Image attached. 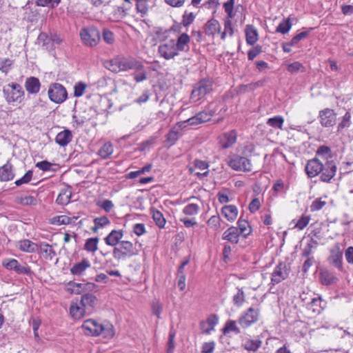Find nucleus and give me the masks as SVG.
<instances>
[{
  "label": "nucleus",
  "instance_id": "4",
  "mask_svg": "<svg viewBox=\"0 0 353 353\" xmlns=\"http://www.w3.org/2000/svg\"><path fill=\"white\" fill-rule=\"evenodd\" d=\"M137 254V250L133 243L129 241H122L115 246L112 251L113 257L117 261H123Z\"/></svg>",
  "mask_w": 353,
  "mask_h": 353
},
{
  "label": "nucleus",
  "instance_id": "45",
  "mask_svg": "<svg viewBox=\"0 0 353 353\" xmlns=\"http://www.w3.org/2000/svg\"><path fill=\"white\" fill-rule=\"evenodd\" d=\"M284 123V119L282 116L277 115L269 118L266 122L267 125L274 128L282 129Z\"/></svg>",
  "mask_w": 353,
  "mask_h": 353
},
{
  "label": "nucleus",
  "instance_id": "47",
  "mask_svg": "<svg viewBox=\"0 0 353 353\" xmlns=\"http://www.w3.org/2000/svg\"><path fill=\"white\" fill-rule=\"evenodd\" d=\"M141 69H133L135 72L133 74L134 79L136 82L139 83L147 79V72L144 68V65L141 62Z\"/></svg>",
  "mask_w": 353,
  "mask_h": 353
},
{
  "label": "nucleus",
  "instance_id": "50",
  "mask_svg": "<svg viewBox=\"0 0 353 353\" xmlns=\"http://www.w3.org/2000/svg\"><path fill=\"white\" fill-rule=\"evenodd\" d=\"M287 70L291 74H296L298 72H304L305 71V68L299 61H294L287 65Z\"/></svg>",
  "mask_w": 353,
  "mask_h": 353
},
{
  "label": "nucleus",
  "instance_id": "22",
  "mask_svg": "<svg viewBox=\"0 0 353 353\" xmlns=\"http://www.w3.org/2000/svg\"><path fill=\"white\" fill-rule=\"evenodd\" d=\"M308 310H312L314 313L320 314L326 307V302L321 299V296L311 299V301L306 303Z\"/></svg>",
  "mask_w": 353,
  "mask_h": 353
},
{
  "label": "nucleus",
  "instance_id": "18",
  "mask_svg": "<svg viewBox=\"0 0 353 353\" xmlns=\"http://www.w3.org/2000/svg\"><path fill=\"white\" fill-rule=\"evenodd\" d=\"M14 201L15 203L23 206L37 205V199L35 196L23 193H18L15 195Z\"/></svg>",
  "mask_w": 353,
  "mask_h": 353
},
{
  "label": "nucleus",
  "instance_id": "33",
  "mask_svg": "<svg viewBox=\"0 0 353 353\" xmlns=\"http://www.w3.org/2000/svg\"><path fill=\"white\" fill-rule=\"evenodd\" d=\"M221 213L228 221L232 222L236 219L238 210L234 205H225L221 209Z\"/></svg>",
  "mask_w": 353,
  "mask_h": 353
},
{
  "label": "nucleus",
  "instance_id": "35",
  "mask_svg": "<svg viewBox=\"0 0 353 353\" xmlns=\"http://www.w3.org/2000/svg\"><path fill=\"white\" fill-rule=\"evenodd\" d=\"M39 249H40L42 254H44V257L50 260H52L56 255V252L52 246L46 242L39 243L38 244V250Z\"/></svg>",
  "mask_w": 353,
  "mask_h": 353
},
{
  "label": "nucleus",
  "instance_id": "16",
  "mask_svg": "<svg viewBox=\"0 0 353 353\" xmlns=\"http://www.w3.org/2000/svg\"><path fill=\"white\" fill-rule=\"evenodd\" d=\"M322 168L323 163L315 157L307 162L305 170L309 178H313L320 174Z\"/></svg>",
  "mask_w": 353,
  "mask_h": 353
},
{
  "label": "nucleus",
  "instance_id": "46",
  "mask_svg": "<svg viewBox=\"0 0 353 353\" xmlns=\"http://www.w3.org/2000/svg\"><path fill=\"white\" fill-rule=\"evenodd\" d=\"M99 238H90L86 240L84 245V250L90 252H94L98 250Z\"/></svg>",
  "mask_w": 353,
  "mask_h": 353
},
{
  "label": "nucleus",
  "instance_id": "26",
  "mask_svg": "<svg viewBox=\"0 0 353 353\" xmlns=\"http://www.w3.org/2000/svg\"><path fill=\"white\" fill-rule=\"evenodd\" d=\"M14 173L12 170V165L8 161L5 165L0 167V181H9L14 179Z\"/></svg>",
  "mask_w": 353,
  "mask_h": 353
},
{
  "label": "nucleus",
  "instance_id": "19",
  "mask_svg": "<svg viewBox=\"0 0 353 353\" xmlns=\"http://www.w3.org/2000/svg\"><path fill=\"white\" fill-rule=\"evenodd\" d=\"M221 29L220 23L214 18L209 19L203 26L204 33L212 37H214L216 32H220Z\"/></svg>",
  "mask_w": 353,
  "mask_h": 353
},
{
  "label": "nucleus",
  "instance_id": "7",
  "mask_svg": "<svg viewBox=\"0 0 353 353\" xmlns=\"http://www.w3.org/2000/svg\"><path fill=\"white\" fill-rule=\"evenodd\" d=\"M228 165L236 171L250 172L252 170L250 160L245 157L233 155L229 157Z\"/></svg>",
  "mask_w": 353,
  "mask_h": 353
},
{
  "label": "nucleus",
  "instance_id": "21",
  "mask_svg": "<svg viewBox=\"0 0 353 353\" xmlns=\"http://www.w3.org/2000/svg\"><path fill=\"white\" fill-rule=\"evenodd\" d=\"M190 36L186 33H182L176 41L174 40V46L179 53V52H188L190 50Z\"/></svg>",
  "mask_w": 353,
  "mask_h": 353
},
{
  "label": "nucleus",
  "instance_id": "28",
  "mask_svg": "<svg viewBox=\"0 0 353 353\" xmlns=\"http://www.w3.org/2000/svg\"><path fill=\"white\" fill-rule=\"evenodd\" d=\"M91 266L90 261L87 259H83L81 261L74 263L70 268V272L73 275H81L87 268Z\"/></svg>",
  "mask_w": 353,
  "mask_h": 353
},
{
  "label": "nucleus",
  "instance_id": "38",
  "mask_svg": "<svg viewBox=\"0 0 353 353\" xmlns=\"http://www.w3.org/2000/svg\"><path fill=\"white\" fill-rule=\"evenodd\" d=\"M150 210L152 214V219L155 222L156 225L160 228H163L165 225L166 220L164 218L163 214L159 210H156L153 208H151Z\"/></svg>",
  "mask_w": 353,
  "mask_h": 353
},
{
  "label": "nucleus",
  "instance_id": "3",
  "mask_svg": "<svg viewBox=\"0 0 353 353\" xmlns=\"http://www.w3.org/2000/svg\"><path fill=\"white\" fill-rule=\"evenodd\" d=\"M214 81L210 78H204L194 84L192 90L190 99L196 102L210 93L213 88Z\"/></svg>",
  "mask_w": 353,
  "mask_h": 353
},
{
  "label": "nucleus",
  "instance_id": "58",
  "mask_svg": "<svg viewBox=\"0 0 353 353\" xmlns=\"http://www.w3.org/2000/svg\"><path fill=\"white\" fill-rule=\"evenodd\" d=\"M195 19V15L193 12H188V11H185L183 17H182V21L181 23L184 27H188L190 25H191L194 20Z\"/></svg>",
  "mask_w": 353,
  "mask_h": 353
},
{
  "label": "nucleus",
  "instance_id": "41",
  "mask_svg": "<svg viewBox=\"0 0 353 353\" xmlns=\"http://www.w3.org/2000/svg\"><path fill=\"white\" fill-rule=\"evenodd\" d=\"M237 292L232 297V302L234 305L239 307L245 301V295L243 288H236Z\"/></svg>",
  "mask_w": 353,
  "mask_h": 353
},
{
  "label": "nucleus",
  "instance_id": "30",
  "mask_svg": "<svg viewBox=\"0 0 353 353\" xmlns=\"http://www.w3.org/2000/svg\"><path fill=\"white\" fill-rule=\"evenodd\" d=\"M237 132L235 130H232L223 134L221 139L222 147L223 148H228L232 146L236 141Z\"/></svg>",
  "mask_w": 353,
  "mask_h": 353
},
{
  "label": "nucleus",
  "instance_id": "10",
  "mask_svg": "<svg viewBox=\"0 0 353 353\" xmlns=\"http://www.w3.org/2000/svg\"><path fill=\"white\" fill-rule=\"evenodd\" d=\"M81 328L85 335L97 336L103 332V324L99 323L92 319H89L83 322Z\"/></svg>",
  "mask_w": 353,
  "mask_h": 353
},
{
  "label": "nucleus",
  "instance_id": "59",
  "mask_svg": "<svg viewBox=\"0 0 353 353\" xmlns=\"http://www.w3.org/2000/svg\"><path fill=\"white\" fill-rule=\"evenodd\" d=\"M87 85L85 83L82 81L77 82L74 86V96L75 97H81L84 94Z\"/></svg>",
  "mask_w": 353,
  "mask_h": 353
},
{
  "label": "nucleus",
  "instance_id": "2",
  "mask_svg": "<svg viewBox=\"0 0 353 353\" xmlns=\"http://www.w3.org/2000/svg\"><path fill=\"white\" fill-rule=\"evenodd\" d=\"M3 94L8 103H20L23 99L25 92L20 84L11 83L3 87Z\"/></svg>",
  "mask_w": 353,
  "mask_h": 353
},
{
  "label": "nucleus",
  "instance_id": "15",
  "mask_svg": "<svg viewBox=\"0 0 353 353\" xmlns=\"http://www.w3.org/2000/svg\"><path fill=\"white\" fill-rule=\"evenodd\" d=\"M289 272L290 269L285 263H279L272 274V282L274 284L279 283L288 276Z\"/></svg>",
  "mask_w": 353,
  "mask_h": 353
},
{
  "label": "nucleus",
  "instance_id": "56",
  "mask_svg": "<svg viewBox=\"0 0 353 353\" xmlns=\"http://www.w3.org/2000/svg\"><path fill=\"white\" fill-rule=\"evenodd\" d=\"M104 338L110 339L114 335V327L112 324L107 323L103 324V332L101 333Z\"/></svg>",
  "mask_w": 353,
  "mask_h": 353
},
{
  "label": "nucleus",
  "instance_id": "57",
  "mask_svg": "<svg viewBox=\"0 0 353 353\" xmlns=\"http://www.w3.org/2000/svg\"><path fill=\"white\" fill-rule=\"evenodd\" d=\"M313 30L314 28H310L306 31H303L299 34H297L291 39V44L296 46L301 40L306 38Z\"/></svg>",
  "mask_w": 353,
  "mask_h": 353
},
{
  "label": "nucleus",
  "instance_id": "11",
  "mask_svg": "<svg viewBox=\"0 0 353 353\" xmlns=\"http://www.w3.org/2000/svg\"><path fill=\"white\" fill-rule=\"evenodd\" d=\"M259 311L251 307L239 317L238 322L243 328L245 329L255 323L259 319Z\"/></svg>",
  "mask_w": 353,
  "mask_h": 353
},
{
  "label": "nucleus",
  "instance_id": "27",
  "mask_svg": "<svg viewBox=\"0 0 353 353\" xmlns=\"http://www.w3.org/2000/svg\"><path fill=\"white\" fill-rule=\"evenodd\" d=\"M239 232L238 228L234 226L230 227L226 230L222 236V239L227 240L233 244H237L239 242Z\"/></svg>",
  "mask_w": 353,
  "mask_h": 353
},
{
  "label": "nucleus",
  "instance_id": "17",
  "mask_svg": "<svg viewBox=\"0 0 353 353\" xmlns=\"http://www.w3.org/2000/svg\"><path fill=\"white\" fill-rule=\"evenodd\" d=\"M319 281L323 285H331L336 284L339 279L334 272L327 269H322L319 272Z\"/></svg>",
  "mask_w": 353,
  "mask_h": 353
},
{
  "label": "nucleus",
  "instance_id": "13",
  "mask_svg": "<svg viewBox=\"0 0 353 353\" xmlns=\"http://www.w3.org/2000/svg\"><path fill=\"white\" fill-rule=\"evenodd\" d=\"M318 117L321 125L323 127L328 128L335 124L336 114L334 110L327 108L319 111Z\"/></svg>",
  "mask_w": 353,
  "mask_h": 353
},
{
  "label": "nucleus",
  "instance_id": "25",
  "mask_svg": "<svg viewBox=\"0 0 353 353\" xmlns=\"http://www.w3.org/2000/svg\"><path fill=\"white\" fill-rule=\"evenodd\" d=\"M246 43L249 46L254 45L259 39L257 30L252 25H247L245 29Z\"/></svg>",
  "mask_w": 353,
  "mask_h": 353
},
{
  "label": "nucleus",
  "instance_id": "32",
  "mask_svg": "<svg viewBox=\"0 0 353 353\" xmlns=\"http://www.w3.org/2000/svg\"><path fill=\"white\" fill-rule=\"evenodd\" d=\"M218 323V317L216 314L210 315L206 322H201V327L203 330V332L205 334H210L212 330H214L215 325Z\"/></svg>",
  "mask_w": 353,
  "mask_h": 353
},
{
  "label": "nucleus",
  "instance_id": "5",
  "mask_svg": "<svg viewBox=\"0 0 353 353\" xmlns=\"http://www.w3.org/2000/svg\"><path fill=\"white\" fill-rule=\"evenodd\" d=\"M80 37L85 45L94 47L101 40V32L95 26H92L81 29Z\"/></svg>",
  "mask_w": 353,
  "mask_h": 353
},
{
  "label": "nucleus",
  "instance_id": "48",
  "mask_svg": "<svg viewBox=\"0 0 353 353\" xmlns=\"http://www.w3.org/2000/svg\"><path fill=\"white\" fill-rule=\"evenodd\" d=\"M72 193L67 190H62L57 198V203L60 205H66L70 201Z\"/></svg>",
  "mask_w": 353,
  "mask_h": 353
},
{
  "label": "nucleus",
  "instance_id": "6",
  "mask_svg": "<svg viewBox=\"0 0 353 353\" xmlns=\"http://www.w3.org/2000/svg\"><path fill=\"white\" fill-rule=\"evenodd\" d=\"M48 94L50 101L55 103H61L68 97L66 89L59 83H53L50 85Z\"/></svg>",
  "mask_w": 353,
  "mask_h": 353
},
{
  "label": "nucleus",
  "instance_id": "53",
  "mask_svg": "<svg viewBox=\"0 0 353 353\" xmlns=\"http://www.w3.org/2000/svg\"><path fill=\"white\" fill-rule=\"evenodd\" d=\"M146 1L147 0H136V9L138 12L141 13V17L146 15L148 12L149 7Z\"/></svg>",
  "mask_w": 353,
  "mask_h": 353
},
{
  "label": "nucleus",
  "instance_id": "23",
  "mask_svg": "<svg viewBox=\"0 0 353 353\" xmlns=\"http://www.w3.org/2000/svg\"><path fill=\"white\" fill-rule=\"evenodd\" d=\"M73 138L71 130L64 129L63 131L59 132L55 138V142L61 147H65L69 144Z\"/></svg>",
  "mask_w": 353,
  "mask_h": 353
},
{
  "label": "nucleus",
  "instance_id": "8",
  "mask_svg": "<svg viewBox=\"0 0 353 353\" xmlns=\"http://www.w3.org/2000/svg\"><path fill=\"white\" fill-rule=\"evenodd\" d=\"M2 266L8 270L14 271L18 274L30 276L32 273L29 266L22 265L15 259H4L2 261Z\"/></svg>",
  "mask_w": 353,
  "mask_h": 353
},
{
  "label": "nucleus",
  "instance_id": "42",
  "mask_svg": "<svg viewBox=\"0 0 353 353\" xmlns=\"http://www.w3.org/2000/svg\"><path fill=\"white\" fill-rule=\"evenodd\" d=\"M181 136V134L176 127H172L166 135V141L170 143V145H173Z\"/></svg>",
  "mask_w": 353,
  "mask_h": 353
},
{
  "label": "nucleus",
  "instance_id": "1",
  "mask_svg": "<svg viewBox=\"0 0 353 353\" xmlns=\"http://www.w3.org/2000/svg\"><path fill=\"white\" fill-rule=\"evenodd\" d=\"M104 66L112 72H127L133 69H141V61L130 57L118 55L104 63Z\"/></svg>",
  "mask_w": 353,
  "mask_h": 353
},
{
  "label": "nucleus",
  "instance_id": "14",
  "mask_svg": "<svg viewBox=\"0 0 353 353\" xmlns=\"http://www.w3.org/2000/svg\"><path fill=\"white\" fill-rule=\"evenodd\" d=\"M343 250L341 249L339 243L334 245L330 250V255L328 257L329 263L337 268L339 270H343L342 265Z\"/></svg>",
  "mask_w": 353,
  "mask_h": 353
},
{
  "label": "nucleus",
  "instance_id": "40",
  "mask_svg": "<svg viewBox=\"0 0 353 353\" xmlns=\"http://www.w3.org/2000/svg\"><path fill=\"white\" fill-rule=\"evenodd\" d=\"M223 333L226 335L231 332H234L236 334H239L241 333L240 329L237 327L236 323L234 320H228L223 328L222 329Z\"/></svg>",
  "mask_w": 353,
  "mask_h": 353
},
{
  "label": "nucleus",
  "instance_id": "51",
  "mask_svg": "<svg viewBox=\"0 0 353 353\" xmlns=\"http://www.w3.org/2000/svg\"><path fill=\"white\" fill-rule=\"evenodd\" d=\"M67 290L70 293L80 294L83 293V283L70 281L67 284Z\"/></svg>",
  "mask_w": 353,
  "mask_h": 353
},
{
  "label": "nucleus",
  "instance_id": "64",
  "mask_svg": "<svg viewBox=\"0 0 353 353\" xmlns=\"http://www.w3.org/2000/svg\"><path fill=\"white\" fill-rule=\"evenodd\" d=\"M221 219L219 216H212L208 221L207 223L214 230H218L221 227Z\"/></svg>",
  "mask_w": 353,
  "mask_h": 353
},
{
  "label": "nucleus",
  "instance_id": "20",
  "mask_svg": "<svg viewBox=\"0 0 353 353\" xmlns=\"http://www.w3.org/2000/svg\"><path fill=\"white\" fill-rule=\"evenodd\" d=\"M123 236V231L122 230H113L104 238V241L106 245L115 247L120 243Z\"/></svg>",
  "mask_w": 353,
  "mask_h": 353
},
{
  "label": "nucleus",
  "instance_id": "39",
  "mask_svg": "<svg viewBox=\"0 0 353 353\" xmlns=\"http://www.w3.org/2000/svg\"><path fill=\"white\" fill-rule=\"evenodd\" d=\"M351 113L350 112H346L345 114L341 117V121L339 123L337 126V132H341L344 129L348 128L350 127L351 122Z\"/></svg>",
  "mask_w": 353,
  "mask_h": 353
},
{
  "label": "nucleus",
  "instance_id": "24",
  "mask_svg": "<svg viewBox=\"0 0 353 353\" xmlns=\"http://www.w3.org/2000/svg\"><path fill=\"white\" fill-rule=\"evenodd\" d=\"M24 86L29 94H37L40 90L41 83L38 78L30 77L26 79Z\"/></svg>",
  "mask_w": 353,
  "mask_h": 353
},
{
  "label": "nucleus",
  "instance_id": "36",
  "mask_svg": "<svg viewBox=\"0 0 353 353\" xmlns=\"http://www.w3.org/2000/svg\"><path fill=\"white\" fill-rule=\"evenodd\" d=\"M97 301V297L94 294L85 293L81 297L80 304L85 308L86 307H93L95 305Z\"/></svg>",
  "mask_w": 353,
  "mask_h": 353
},
{
  "label": "nucleus",
  "instance_id": "31",
  "mask_svg": "<svg viewBox=\"0 0 353 353\" xmlns=\"http://www.w3.org/2000/svg\"><path fill=\"white\" fill-rule=\"evenodd\" d=\"M85 313V309L79 303L72 302L70 307V314L74 319H81Z\"/></svg>",
  "mask_w": 353,
  "mask_h": 353
},
{
  "label": "nucleus",
  "instance_id": "34",
  "mask_svg": "<svg viewBox=\"0 0 353 353\" xmlns=\"http://www.w3.org/2000/svg\"><path fill=\"white\" fill-rule=\"evenodd\" d=\"M238 231L240 234H241L244 238H246L249 236L252 232V228L250 225L249 222L243 219L242 217H240L237 221Z\"/></svg>",
  "mask_w": 353,
  "mask_h": 353
},
{
  "label": "nucleus",
  "instance_id": "29",
  "mask_svg": "<svg viewBox=\"0 0 353 353\" xmlns=\"http://www.w3.org/2000/svg\"><path fill=\"white\" fill-rule=\"evenodd\" d=\"M17 248L22 252L34 253L38 251V244L29 239H23L18 242Z\"/></svg>",
  "mask_w": 353,
  "mask_h": 353
},
{
  "label": "nucleus",
  "instance_id": "37",
  "mask_svg": "<svg viewBox=\"0 0 353 353\" xmlns=\"http://www.w3.org/2000/svg\"><path fill=\"white\" fill-rule=\"evenodd\" d=\"M262 341L260 339H247L243 344L244 349L249 352H256L261 346Z\"/></svg>",
  "mask_w": 353,
  "mask_h": 353
},
{
  "label": "nucleus",
  "instance_id": "9",
  "mask_svg": "<svg viewBox=\"0 0 353 353\" xmlns=\"http://www.w3.org/2000/svg\"><path fill=\"white\" fill-rule=\"evenodd\" d=\"M322 171L320 172V179L323 182L330 183L335 176L337 167L336 163L332 159H327L323 163Z\"/></svg>",
  "mask_w": 353,
  "mask_h": 353
},
{
  "label": "nucleus",
  "instance_id": "55",
  "mask_svg": "<svg viewBox=\"0 0 353 353\" xmlns=\"http://www.w3.org/2000/svg\"><path fill=\"white\" fill-rule=\"evenodd\" d=\"M199 206L195 203H190L184 207L183 212L188 216L196 215L199 213Z\"/></svg>",
  "mask_w": 353,
  "mask_h": 353
},
{
  "label": "nucleus",
  "instance_id": "60",
  "mask_svg": "<svg viewBox=\"0 0 353 353\" xmlns=\"http://www.w3.org/2000/svg\"><path fill=\"white\" fill-rule=\"evenodd\" d=\"M154 32L160 41H165L168 39L169 30L162 27L154 28Z\"/></svg>",
  "mask_w": 353,
  "mask_h": 353
},
{
  "label": "nucleus",
  "instance_id": "62",
  "mask_svg": "<svg viewBox=\"0 0 353 353\" xmlns=\"http://www.w3.org/2000/svg\"><path fill=\"white\" fill-rule=\"evenodd\" d=\"M33 176L32 170H28L21 178L15 181L14 183L17 186H20L23 184L28 183Z\"/></svg>",
  "mask_w": 353,
  "mask_h": 353
},
{
  "label": "nucleus",
  "instance_id": "12",
  "mask_svg": "<svg viewBox=\"0 0 353 353\" xmlns=\"http://www.w3.org/2000/svg\"><path fill=\"white\" fill-rule=\"evenodd\" d=\"M158 52L161 57L166 60L174 59L179 54L174 46V39H173L167 43L159 45Z\"/></svg>",
  "mask_w": 353,
  "mask_h": 353
},
{
  "label": "nucleus",
  "instance_id": "52",
  "mask_svg": "<svg viewBox=\"0 0 353 353\" xmlns=\"http://www.w3.org/2000/svg\"><path fill=\"white\" fill-rule=\"evenodd\" d=\"M316 154L318 156L325 157L326 160L332 158L331 148L327 145H320L318 148Z\"/></svg>",
  "mask_w": 353,
  "mask_h": 353
},
{
  "label": "nucleus",
  "instance_id": "63",
  "mask_svg": "<svg viewBox=\"0 0 353 353\" xmlns=\"http://www.w3.org/2000/svg\"><path fill=\"white\" fill-rule=\"evenodd\" d=\"M235 3V0H228L223 3V8L225 12L228 15V18L232 19L234 17V14L233 13L234 5Z\"/></svg>",
  "mask_w": 353,
  "mask_h": 353
},
{
  "label": "nucleus",
  "instance_id": "61",
  "mask_svg": "<svg viewBox=\"0 0 353 353\" xmlns=\"http://www.w3.org/2000/svg\"><path fill=\"white\" fill-rule=\"evenodd\" d=\"M61 2V0H37L36 1V5L37 6H41V7H50L52 8L57 7L59 3Z\"/></svg>",
  "mask_w": 353,
  "mask_h": 353
},
{
  "label": "nucleus",
  "instance_id": "43",
  "mask_svg": "<svg viewBox=\"0 0 353 353\" xmlns=\"http://www.w3.org/2000/svg\"><path fill=\"white\" fill-rule=\"evenodd\" d=\"M290 18L283 19L276 27V32L285 34L288 33L292 28Z\"/></svg>",
  "mask_w": 353,
  "mask_h": 353
},
{
  "label": "nucleus",
  "instance_id": "44",
  "mask_svg": "<svg viewBox=\"0 0 353 353\" xmlns=\"http://www.w3.org/2000/svg\"><path fill=\"white\" fill-rule=\"evenodd\" d=\"M318 245V242L311 239L306 244V245L303 249L301 256L304 258H310V255L312 253V250L315 248Z\"/></svg>",
  "mask_w": 353,
  "mask_h": 353
},
{
  "label": "nucleus",
  "instance_id": "54",
  "mask_svg": "<svg viewBox=\"0 0 353 353\" xmlns=\"http://www.w3.org/2000/svg\"><path fill=\"white\" fill-rule=\"evenodd\" d=\"M214 113L212 110H204L197 113L196 115L199 121L202 123L210 121L214 115Z\"/></svg>",
  "mask_w": 353,
  "mask_h": 353
},
{
  "label": "nucleus",
  "instance_id": "49",
  "mask_svg": "<svg viewBox=\"0 0 353 353\" xmlns=\"http://www.w3.org/2000/svg\"><path fill=\"white\" fill-rule=\"evenodd\" d=\"M113 152V147L110 143H105L98 151V154L103 159L108 158Z\"/></svg>",
  "mask_w": 353,
  "mask_h": 353
}]
</instances>
